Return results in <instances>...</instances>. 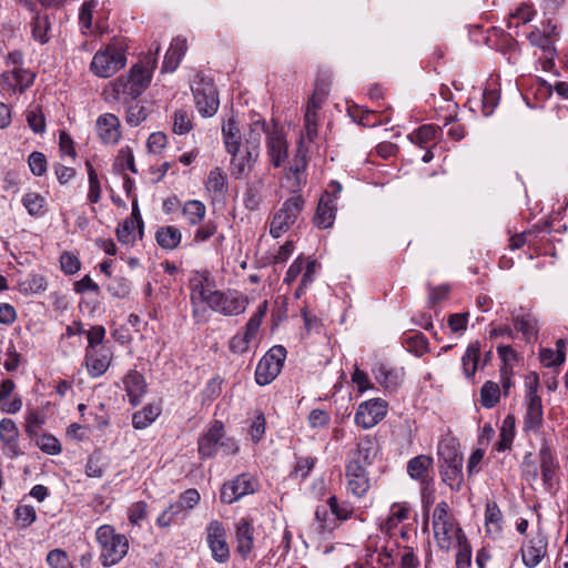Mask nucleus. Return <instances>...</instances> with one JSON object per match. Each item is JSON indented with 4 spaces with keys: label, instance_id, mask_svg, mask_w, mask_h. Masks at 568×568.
<instances>
[{
    "label": "nucleus",
    "instance_id": "864d4df0",
    "mask_svg": "<svg viewBox=\"0 0 568 568\" xmlns=\"http://www.w3.org/2000/svg\"><path fill=\"white\" fill-rule=\"evenodd\" d=\"M38 447L50 455H57L61 452V445L59 440L49 434H43L37 439Z\"/></svg>",
    "mask_w": 568,
    "mask_h": 568
},
{
    "label": "nucleus",
    "instance_id": "423d86ee",
    "mask_svg": "<svg viewBox=\"0 0 568 568\" xmlns=\"http://www.w3.org/2000/svg\"><path fill=\"white\" fill-rule=\"evenodd\" d=\"M191 89L199 113L203 116H213L217 112L220 101L212 80L199 77Z\"/></svg>",
    "mask_w": 568,
    "mask_h": 568
},
{
    "label": "nucleus",
    "instance_id": "b1692460",
    "mask_svg": "<svg viewBox=\"0 0 568 568\" xmlns=\"http://www.w3.org/2000/svg\"><path fill=\"white\" fill-rule=\"evenodd\" d=\"M376 381L388 390H394L402 382L404 372L402 368L389 367L386 364H378L374 369Z\"/></svg>",
    "mask_w": 568,
    "mask_h": 568
},
{
    "label": "nucleus",
    "instance_id": "412c9836",
    "mask_svg": "<svg viewBox=\"0 0 568 568\" xmlns=\"http://www.w3.org/2000/svg\"><path fill=\"white\" fill-rule=\"evenodd\" d=\"M433 463L430 456L418 455L408 462L407 473L413 479L419 480L423 485H428L433 480L430 476Z\"/></svg>",
    "mask_w": 568,
    "mask_h": 568
},
{
    "label": "nucleus",
    "instance_id": "39448f33",
    "mask_svg": "<svg viewBox=\"0 0 568 568\" xmlns=\"http://www.w3.org/2000/svg\"><path fill=\"white\" fill-rule=\"evenodd\" d=\"M303 209L304 199L302 195H293L287 199L273 215L270 225L271 235L280 237L287 232L295 224Z\"/></svg>",
    "mask_w": 568,
    "mask_h": 568
},
{
    "label": "nucleus",
    "instance_id": "2f4dec72",
    "mask_svg": "<svg viewBox=\"0 0 568 568\" xmlns=\"http://www.w3.org/2000/svg\"><path fill=\"white\" fill-rule=\"evenodd\" d=\"M433 528L438 546L445 550L450 548L454 532H462L459 528L455 530L454 524L452 521L435 524L433 525Z\"/></svg>",
    "mask_w": 568,
    "mask_h": 568
},
{
    "label": "nucleus",
    "instance_id": "473e14b6",
    "mask_svg": "<svg viewBox=\"0 0 568 568\" xmlns=\"http://www.w3.org/2000/svg\"><path fill=\"white\" fill-rule=\"evenodd\" d=\"M514 325L517 331L521 332L527 342H531L537 336V321L527 313L514 317Z\"/></svg>",
    "mask_w": 568,
    "mask_h": 568
},
{
    "label": "nucleus",
    "instance_id": "e2e57ef3",
    "mask_svg": "<svg viewBox=\"0 0 568 568\" xmlns=\"http://www.w3.org/2000/svg\"><path fill=\"white\" fill-rule=\"evenodd\" d=\"M499 94L496 90L486 89L483 93V113L488 116L498 104Z\"/></svg>",
    "mask_w": 568,
    "mask_h": 568
},
{
    "label": "nucleus",
    "instance_id": "79ce46f5",
    "mask_svg": "<svg viewBox=\"0 0 568 568\" xmlns=\"http://www.w3.org/2000/svg\"><path fill=\"white\" fill-rule=\"evenodd\" d=\"M266 124L264 121H254L251 124L250 133L246 139V151H253L255 156L258 155V146L262 135L265 133Z\"/></svg>",
    "mask_w": 568,
    "mask_h": 568
},
{
    "label": "nucleus",
    "instance_id": "c9c22d12",
    "mask_svg": "<svg viewBox=\"0 0 568 568\" xmlns=\"http://www.w3.org/2000/svg\"><path fill=\"white\" fill-rule=\"evenodd\" d=\"M403 344L406 345L407 349L416 356L424 355L428 349L427 338L420 332L405 334L403 336Z\"/></svg>",
    "mask_w": 568,
    "mask_h": 568
},
{
    "label": "nucleus",
    "instance_id": "2eb2a0df",
    "mask_svg": "<svg viewBox=\"0 0 568 568\" xmlns=\"http://www.w3.org/2000/svg\"><path fill=\"white\" fill-rule=\"evenodd\" d=\"M112 359V352L105 347L85 349V366L92 377L102 376L109 368Z\"/></svg>",
    "mask_w": 568,
    "mask_h": 568
},
{
    "label": "nucleus",
    "instance_id": "cd10ccee",
    "mask_svg": "<svg viewBox=\"0 0 568 568\" xmlns=\"http://www.w3.org/2000/svg\"><path fill=\"white\" fill-rule=\"evenodd\" d=\"M229 153L232 155L231 171L236 179L244 174L246 170L251 169L257 158L253 154V151H243L241 148H239V151Z\"/></svg>",
    "mask_w": 568,
    "mask_h": 568
},
{
    "label": "nucleus",
    "instance_id": "338daca9",
    "mask_svg": "<svg viewBox=\"0 0 568 568\" xmlns=\"http://www.w3.org/2000/svg\"><path fill=\"white\" fill-rule=\"evenodd\" d=\"M308 423L313 428L326 427L329 423V415L322 409H313L308 415Z\"/></svg>",
    "mask_w": 568,
    "mask_h": 568
},
{
    "label": "nucleus",
    "instance_id": "7ed1b4c3",
    "mask_svg": "<svg viewBox=\"0 0 568 568\" xmlns=\"http://www.w3.org/2000/svg\"><path fill=\"white\" fill-rule=\"evenodd\" d=\"M95 537L101 548V564L104 567L116 565L128 554V538L122 534H118L112 526H100L97 529Z\"/></svg>",
    "mask_w": 568,
    "mask_h": 568
},
{
    "label": "nucleus",
    "instance_id": "ea45409f",
    "mask_svg": "<svg viewBox=\"0 0 568 568\" xmlns=\"http://www.w3.org/2000/svg\"><path fill=\"white\" fill-rule=\"evenodd\" d=\"M500 388L495 382L487 381L480 389V403L485 408H493L499 400Z\"/></svg>",
    "mask_w": 568,
    "mask_h": 568
},
{
    "label": "nucleus",
    "instance_id": "774afa93",
    "mask_svg": "<svg viewBox=\"0 0 568 568\" xmlns=\"http://www.w3.org/2000/svg\"><path fill=\"white\" fill-rule=\"evenodd\" d=\"M105 336V328L101 325L93 326L88 332V347L90 348H99L98 346L103 342Z\"/></svg>",
    "mask_w": 568,
    "mask_h": 568
},
{
    "label": "nucleus",
    "instance_id": "58836bf2",
    "mask_svg": "<svg viewBox=\"0 0 568 568\" xmlns=\"http://www.w3.org/2000/svg\"><path fill=\"white\" fill-rule=\"evenodd\" d=\"M480 348L477 343L470 344L463 358H462V365L465 372V375L467 377H471L475 375L477 371V364L479 359Z\"/></svg>",
    "mask_w": 568,
    "mask_h": 568
},
{
    "label": "nucleus",
    "instance_id": "bf43d9fd",
    "mask_svg": "<svg viewBox=\"0 0 568 568\" xmlns=\"http://www.w3.org/2000/svg\"><path fill=\"white\" fill-rule=\"evenodd\" d=\"M48 22L43 17L37 16L32 22V34L36 40L40 43L48 42L49 38L47 37Z\"/></svg>",
    "mask_w": 568,
    "mask_h": 568
},
{
    "label": "nucleus",
    "instance_id": "09e8293b",
    "mask_svg": "<svg viewBox=\"0 0 568 568\" xmlns=\"http://www.w3.org/2000/svg\"><path fill=\"white\" fill-rule=\"evenodd\" d=\"M85 166L88 170V178H89L88 200L91 203H98L100 201V196H101V186H100V182L98 179V174L89 161H87Z\"/></svg>",
    "mask_w": 568,
    "mask_h": 568
},
{
    "label": "nucleus",
    "instance_id": "20e7f679",
    "mask_svg": "<svg viewBox=\"0 0 568 568\" xmlns=\"http://www.w3.org/2000/svg\"><path fill=\"white\" fill-rule=\"evenodd\" d=\"M223 429V424L215 420L210 429L199 439V454L203 458L213 457L219 450L224 455L237 453V444L231 438H225Z\"/></svg>",
    "mask_w": 568,
    "mask_h": 568
},
{
    "label": "nucleus",
    "instance_id": "680f3d73",
    "mask_svg": "<svg viewBox=\"0 0 568 568\" xmlns=\"http://www.w3.org/2000/svg\"><path fill=\"white\" fill-rule=\"evenodd\" d=\"M47 562L52 568H65L67 566H69V558L64 550L57 548L49 551L47 556Z\"/></svg>",
    "mask_w": 568,
    "mask_h": 568
},
{
    "label": "nucleus",
    "instance_id": "1a4fd4ad",
    "mask_svg": "<svg viewBox=\"0 0 568 568\" xmlns=\"http://www.w3.org/2000/svg\"><path fill=\"white\" fill-rule=\"evenodd\" d=\"M209 306L223 315L234 316L245 312L247 300L236 291H214L213 295L210 296Z\"/></svg>",
    "mask_w": 568,
    "mask_h": 568
},
{
    "label": "nucleus",
    "instance_id": "a878e982",
    "mask_svg": "<svg viewBox=\"0 0 568 568\" xmlns=\"http://www.w3.org/2000/svg\"><path fill=\"white\" fill-rule=\"evenodd\" d=\"M16 384L12 379L6 378L0 383V408L3 413L16 414L22 408V399L16 396L11 402L4 403L14 390Z\"/></svg>",
    "mask_w": 568,
    "mask_h": 568
},
{
    "label": "nucleus",
    "instance_id": "052dcab7",
    "mask_svg": "<svg viewBox=\"0 0 568 568\" xmlns=\"http://www.w3.org/2000/svg\"><path fill=\"white\" fill-rule=\"evenodd\" d=\"M104 464L101 463V458L98 455H92L88 458L85 465V474L92 478H100L103 476Z\"/></svg>",
    "mask_w": 568,
    "mask_h": 568
},
{
    "label": "nucleus",
    "instance_id": "393cba45",
    "mask_svg": "<svg viewBox=\"0 0 568 568\" xmlns=\"http://www.w3.org/2000/svg\"><path fill=\"white\" fill-rule=\"evenodd\" d=\"M253 527L246 518H241L236 524L237 551L246 557L253 549Z\"/></svg>",
    "mask_w": 568,
    "mask_h": 568
},
{
    "label": "nucleus",
    "instance_id": "f03ea898",
    "mask_svg": "<svg viewBox=\"0 0 568 568\" xmlns=\"http://www.w3.org/2000/svg\"><path fill=\"white\" fill-rule=\"evenodd\" d=\"M128 45L123 39L112 38L111 41L95 52L90 63L91 72L103 79L111 78L126 64Z\"/></svg>",
    "mask_w": 568,
    "mask_h": 568
},
{
    "label": "nucleus",
    "instance_id": "de8ad7c7",
    "mask_svg": "<svg viewBox=\"0 0 568 568\" xmlns=\"http://www.w3.org/2000/svg\"><path fill=\"white\" fill-rule=\"evenodd\" d=\"M22 204L30 215L39 216L43 211L44 199L38 193L30 192L23 195Z\"/></svg>",
    "mask_w": 568,
    "mask_h": 568
},
{
    "label": "nucleus",
    "instance_id": "37998d69",
    "mask_svg": "<svg viewBox=\"0 0 568 568\" xmlns=\"http://www.w3.org/2000/svg\"><path fill=\"white\" fill-rule=\"evenodd\" d=\"M377 454V446L373 438L366 436L363 438L357 446L356 457L353 459H359V463L363 460L365 464H372L373 459Z\"/></svg>",
    "mask_w": 568,
    "mask_h": 568
},
{
    "label": "nucleus",
    "instance_id": "a19ab883",
    "mask_svg": "<svg viewBox=\"0 0 568 568\" xmlns=\"http://www.w3.org/2000/svg\"><path fill=\"white\" fill-rule=\"evenodd\" d=\"M160 409L155 406H146L133 414L132 425L135 429L146 428L159 416Z\"/></svg>",
    "mask_w": 568,
    "mask_h": 568
},
{
    "label": "nucleus",
    "instance_id": "13d9d810",
    "mask_svg": "<svg viewBox=\"0 0 568 568\" xmlns=\"http://www.w3.org/2000/svg\"><path fill=\"white\" fill-rule=\"evenodd\" d=\"M503 519L501 511L496 503H487L485 510L486 526L494 525L497 530L500 529V521Z\"/></svg>",
    "mask_w": 568,
    "mask_h": 568
},
{
    "label": "nucleus",
    "instance_id": "f704fd0d",
    "mask_svg": "<svg viewBox=\"0 0 568 568\" xmlns=\"http://www.w3.org/2000/svg\"><path fill=\"white\" fill-rule=\"evenodd\" d=\"M224 143L227 152L239 151L241 148L240 129L234 120H229L222 128Z\"/></svg>",
    "mask_w": 568,
    "mask_h": 568
},
{
    "label": "nucleus",
    "instance_id": "a211bd4d",
    "mask_svg": "<svg viewBox=\"0 0 568 568\" xmlns=\"http://www.w3.org/2000/svg\"><path fill=\"white\" fill-rule=\"evenodd\" d=\"M542 483L547 490L551 491L556 481L558 463L548 445H542L539 450Z\"/></svg>",
    "mask_w": 568,
    "mask_h": 568
},
{
    "label": "nucleus",
    "instance_id": "f8f14e48",
    "mask_svg": "<svg viewBox=\"0 0 568 568\" xmlns=\"http://www.w3.org/2000/svg\"><path fill=\"white\" fill-rule=\"evenodd\" d=\"M256 481L247 474H242L232 480L226 481L221 489V499L232 504L241 497L254 493Z\"/></svg>",
    "mask_w": 568,
    "mask_h": 568
},
{
    "label": "nucleus",
    "instance_id": "8fccbe9b",
    "mask_svg": "<svg viewBox=\"0 0 568 568\" xmlns=\"http://www.w3.org/2000/svg\"><path fill=\"white\" fill-rule=\"evenodd\" d=\"M136 225L133 220H125L119 225L116 230V237L119 242L130 245L133 244L136 239Z\"/></svg>",
    "mask_w": 568,
    "mask_h": 568
},
{
    "label": "nucleus",
    "instance_id": "5701e85b",
    "mask_svg": "<svg viewBox=\"0 0 568 568\" xmlns=\"http://www.w3.org/2000/svg\"><path fill=\"white\" fill-rule=\"evenodd\" d=\"M186 48V39L182 37L174 38L164 55L162 71L173 72L179 67Z\"/></svg>",
    "mask_w": 568,
    "mask_h": 568
},
{
    "label": "nucleus",
    "instance_id": "c85d7f7f",
    "mask_svg": "<svg viewBox=\"0 0 568 568\" xmlns=\"http://www.w3.org/2000/svg\"><path fill=\"white\" fill-rule=\"evenodd\" d=\"M336 207L331 200L321 199L314 216V223L320 229H328L335 220Z\"/></svg>",
    "mask_w": 568,
    "mask_h": 568
},
{
    "label": "nucleus",
    "instance_id": "ddd939ff",
    "mask_svg": "<svg viewBox=\"0 0 568 568\" xmlns=\"http://www.w3.org/2000/svg\"><path fill=\"white\" fill-rule=\"evenodd\" d=\"M347 489L356 497L364 496L369 488V479L359 459H352L346 466Z\"/></svg>",
    "mask_w": 568,
    "mask_h": 568
},
{
    "label": "nucleus",
    "instance_id": "e433bc0d",
    "mask_svg": "<svg viewBox=\"0 0 568 568\" xmlns=\"http://www.w3.org/2000/svg\"><path fill=\"white\" fill-rule=\"evenodd\" d=\"M209 277L194 278L192 281L191 301L195 305L197 302H205L210 305V296L214 291L210 290Z\"/></svg>",
    "mask_w": 568,
    "mask_h": 568
},
{
    "label": "nucleus",
    "instance_id": "9d476101",
    "mask_svg": "<svg viewBox=\"0 0 568 568\" xmlns=\"http://www.w3.org/2000/svg\"><path fill=\"white\" fill-rule=\"evenodd\" d=\"M387 413V403L381 398H374L359 404L355 423L362 428L368 429L377 425Z\"/></svg>",
    "mask_w": 568,
    "mask_h": 568
},
{
    "label": "nucleus",
    "instance_id": "4468645a",
    "mask_svg": "<svg viewBox=\"0 0 568 568\" xmlns=\"http://www.w3.org/2000/svg\"><path fill=\"white\" fill-rule=\"evenodd\" d=\"M265 307L255 313L246 323L245 332L233 336L230 341V349L233 353L242 354L245 353L252 339L256 336L258 328L262 323V317L265 314Z\"/></svg>",
    "mask_w": 568,
    "mask_h": 568
},
{
    "label": "nucleus",
    "instance_id": "aec40b11",
    "mask_svg": "<svg viewBox=\"0 0 568 568\" xmlns=\"http://www.w3.org/2000/svg\"><path fill=\"white\" fill-rule=\"evenodd\" d=\"M547 539L542 535L532 538L529 544L521 548V557L525 566L536 567L546 555Z\"/></svg>",
    "mask_w": 568,
    "mask_h": 568
},
{
    "label": "nucleus",
    "instance_id": "3c124183",
    "mask_svg": "<svg viewBox=\"0 0 568 568\" xmlns=\"http://www.w3.org/2000/svg\"><path fill=\"white\" fill-rule=\"evenodd\" d=\"M12 77L20 92H24L34 81V74L21 68H14L12 70Z\"/></svg>",
    "mask_w": 568,
    "mask_h": 568
},
{
    "label": "nucleus",
    "instance_id": "c756f323",
    "mask_svg": "<svg viewBox=\"0 0 568 568\" xmlns=\"http://www.w3.org/2000/svg\"><path fill=\"white\" fill-rule=\"evenodd\" d=\"M155 239L162 248L173 250L180 244L182 234L178 227L168 225L156 231Z\"/></svg>",
    "mask_w": 568,
    "mask_h": 568
},
{
    "label": "nucleus",
    "instance_id": "0e129e2a",
    "mask_svg": "<svg viewBox=\"0 0 568 568\" xmlns=\"http://www.w3.org/2000/svg\"><path fill=\"white\" fill-rule=\"evenodd\" d=\"M18 438V428L12 419L3 418L0 422V439L1 442Z\"/></svg>",
    "mask_w": 568,
    "mask_h": 568
},
{
    "label": "nucleus",
    "instance_id": "49530a36",
    "mask_svg": "<svg viewBox=\"0 0 568 568\" xmlns=\"http://www.w3.org/2000/svg\"><path fill=\"white\" fill-rule=\"evenodd\" d=\"M148 118V111L140 102H131L126 110L125 121L131 126H138Z\"/></svg>",
    "mask_w": 568,
    "mask_h": 568
},
{
    "label": "nucleus",
    "instance_id": "9b49d317",
    "mask_svg": "<svg viewBox=\"0 0 568 568\" xmlns=\"http://www.w3.org/2000/svg\"><path fill=\"white\" fill-rule=\"evenodd\" d=\"M206 541L212 551V557L219 562H225L230 558V549L226 542V531L223 525L211 521L206 527Z\"/></svg>",
    "mask_w": 568,
    "mask_h": 568
},
{
    "label": "nucleus",
    "instance_id": "6ab92c4d",
    "mask_svg": "<svg viewBox=\"0 0 568 568\" xmlns=\"http://www.w3.org/2000/svg\"><path fill=\"white\" fill-rule=\"evenodd\" d=\"M544 420V409L540 396L526 398V414L524 419V429L526 432L537 433Z\"/></svg>",
    "mask_w": 568,
    "mask_h": 568
},
{
    "label": "nucleus",
    "instance_id": "6e6d98bb",
    "mask_svg": "<svg viewBox=\"0 0 568 568\" xmlns=\"http://www.w3.org/2000/svg\"><path fill=\"white\" fill-rule=\"evenodd\" d=\"M540 361L547 367L560 365L565 362V353L561 349L555 352L550 348H542L540 351Z\"/></svg>",
    "mask_w": 568,
    "mask_h": 568
},
{
    "label": "nucleus",
    "instance_id": "f3484780",
    "mask_svg": "<svg viewBox=\"0 0 568 568\" xmlns=\"http://www.w3.org/2000/svg\"><path fill=\"white\" fill-rule=\"evenodd\" d=\"M97 131L105 144H114L121 138L120 121L111 113L102 114L97 120Z\"/></svg>",
    "mask_w": 568,
    "mask_h": 568
},
{
    "label": "nucleus",
    "instance_id": "4be33fe9",
    "mask_svg": "<svg viewBox=\"0 0 568 568\" xmlns=\"http://www.w3.org/2000/svg\"><path fill=\"white\" fill-rule=\"evenodd\" d=\"M267 151L271 162L276 168H278L287 156V145L284 135L276 129L267 135Z\"/></svg>",
    "mask_w": 568,
    "mask_h": 568
},
{
    "label": "nucleus",
    "instance_id": "a18cd8bd",
    "mask_svg": "<svg viewBox=\"0 0 568 568\" xmlns=\"http://www.w3.org/2000/svg\"><path fill=\"white\" fill-rule=\"evenodd\" d=\"M438 130L439 128L434 124H424L418 130L410 133L408 138L413 143L422 145L423 143L434 140Z\"/></svg>",
    "mask_w": 568,
    "mask_h": 568
},
{
    "label": "nucleus",
    "instance_id": "4c0bfd02",
    "mask_svg": "<svg viewBox=\"0 0 568 568\" xmlns=\"http://www.w3.org/2000/svg\"><path fill=\"white\" fill-rule=\"evenodd\" d=\"M408 508L405 505L395 504L392 506L388 517L382 523L381 529L390 532L399 523L407 519Z\"/></svg>",
    "mask_w": 568,
    "mask_h": 568
},
{
    "label": "nucleus",
    "instance_id": "c03bdc74",
    "mask_svg": "<svg viewBox=\"0 0 568 568\" xmlns=\"http://www.w3.org/2000/svg\"><path fill=\"white\" fill-rule=\"evenodd\" d=\"M193 128L192 115L186 110H176L173 114V132L176 134H186Z\"/></svg>",
    "mask_w": 568,
    "mask_h": 568
},
{
    "label": "nucleus",
    "instance_id": "0eeeda50",
    "mask_svg": "<svg viewBox=\"0 0 568 568\" xmlns=\"http://www.w3.org/2000/svg\"><path fill=\"white\" fill-rule=\"evenodd\" d=\"M286 349L282 345L273 346L258 362L255 369V381L258 385H267L281 373Z\"/></svg>",
    "mask_w": 568,
    "mask_h": 568
},
{
    "label": "nucleus",
    "instance_id": "dca6fc26",
    "mask_svg": "<svg viewBox=\"0 0 568 568\" xmlns=\"http://www.w3.org/2000/svg\"><path fill=\"white\" fill-rule=\"evenodd\" d=\"M267 178L268 174L263 173L261 175L254 176V179L247 183L243 195V202L247 210L256 211L260 207L263 201V193L266 186Z\"/></svg>",
    "mask_w": 568,
    "mask_h": 568
},
{
    "label": "nucleus",
    "instance_id": "7c9ffc66",
    "mask_svg": "<svg viewBox=\"0 0 568 568\" xmlns=\"http://www.w3.org/2000/svg\"><path fill=\"white\" fill-rule=\"evenodd\" d=\"M206 213L205 205L197 200L186 201L182 209V214L186 220L189 225H197L200 224Z\"/></svg>",
    "mask_w": 568,
    "mask_h": 568
},
{
    "label": "nucleus",
    "instance_id": "f257e3e1",
    "mask_svg": "<svg viewBox=\"0 0 568 568\" xmlns=\"http://www.w3.org/2000/svg\"><path fill=\"white\" fill-rule=\"evenodd\" d=\"M160 49V44H156L154 53L145 57L144 61L132 65L128 75H121L111 83L114 100L130 104L146 90L156 67V55Z\"/></svg>",
    "mask_w": 568,
    "mask_h": 568
},
{
    "label": "nucleus",
    "instance_id": "bb28decb",
    "mask_svg": "<svg viewBox=\"0 0 568 568\" xmlns=\"http://www.w3.org/2000/svg\"><path fill=\"white\" fill-rule=\"evenodd\" d=\"M124 385L130 403L134 406L138 405L146 387L143 376L136 371H132L125 376Z\"/></svg>",
    "mask_w": 568,
    "mask_h": 568
},
{
    "label": "nucleus",
    "instance_id": "6e6552de",
    "mask_svg": "<svg viewBox=\"0 0 568 568\" xmlns=\"http://www.w3.org/2000/svg\"><path fill=\"white\" fill-rule=\"evenodd\" d=\"M439 459L442 465V479L450 489L459 490L463 484V456L456 449L449 447H439Z\"/></svg>",
    "mask_w": 568,
    "mask_h": 568
},
{
    "label": "nucleus",
    "instance_id": "72a5a7b5",
    "mask_svg": "<svg viewBox=\"0 0 568 568\" xmlns=\"http://www.w3.org/2000/svg\"><path fill=\"white\" fill-rule=\"evenodd\" d=\"M206 190L215 193L217 196H223L227 192L226 174L220 168L210 171L206 180Z\"/></svg>",
    "mask_w": 568,
    "mask_h": 568
},
{
    "label": "nucleus",
    "instance_id": "69168bd1",
    "mask_svg": "<svg viewBox=\"0 0 568 568\" xmlns=\"http://www.w3.org/2000/svg\"><path fill=\"white\" fill-rule=\"evenodd\" d=\"M215 232H216V225L212 221H209V222L204 223L203 225H201L196 230L193 241L195 243H204L211 236H213L215 234Z\"/></svg>",
    "mask_w": 568,
    "mask_h": 568
},
{
    "label": "nucleus",
    "instance_id": "5fc2aeb1",
    "mask_svg": "<svg viewBox=\"0 0 568 568\" xmlns=\"http://www.w3.org/2000/svg\"><path fill=\"white\" fill-rule=\"evenodd\" d=\"M14 513L17 520L23 528L29 527L37 518L36 509L30 505H19Z\"/></svg>",
    "mask_w": 568,
    "mask_h": 568
},
{
    "label": "nucleus",
    "instance_id": "603ef678",
    "mask_svg": "<svg viewBox=\"0 0 568 568\" xmlns=\"http://www.w3.org/2000/svg\"><path fill=\"white\" fill-rule=\"evenodd\" d=\"M21 287L27 293L38 294L45 291L47 282L43 276L39 274H32L21 283Z\"/></svg>",
    "mask_w": 568,
    "mask_h": 568
},
{
    "label": "nucleus",
    "instance_id": "4d7b16f0",
    "mask_svg": "<svg viewBox=\"0 0 568 568\" xmlns=\"http://www.w3.org/2000/svg\"><path fill=\"white\" fill-rule=\"evenodd\" d=\"M28 163L31 172L37 176L43 175L47 171V159L42 152H32L29 155Z\"/></svg>",
    "mask_w": 568,
    "mask_h": 568
}]
</instances>
